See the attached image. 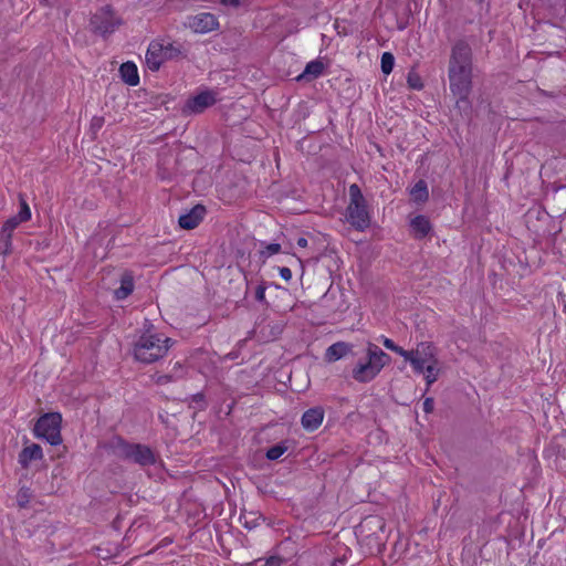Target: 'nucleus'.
I'll return each instance as SVG.
<instances>
[{
	"instance_id": "obj_1",
	"label": "nucleus",
	"mask_w": 566,
	"mask_h": 566,
	"mask_svg": "<svg viewBox=\"0 0 566 566\" xmlns=\"http://www.w3.org/2000/svg\"><path fill=\"white\" fill-rule=\"evenodd\" d=\"M448 77L450 91L457 97L455 107L468 115L471 112L473 54L464 40H458L451 48Z\"/></svg>"
},
{
	"instance_id": "obj_2",
	"label": "nucleus",
	"mask_w": 566,
	"mask_h": 566,
	"mask_svg": "<svg viewBox=\"0 0 566 566\" xmlns=\"http://www.w3.org/2000/svg\"><path fill=\"white\" fill-rule=\"evenodd\" d=\"M171 344L172 342L169 337L147 329L134 343V357L144 364L155 363L167 354Z\"/></svg>"
},
{
	"instance_id": "obj_3",
	"label": "nucleus",
	"mask_w": 566,
	"mask_h": 566,
	"mask_svg": "<svg viewBox=\"0 0 566 566\" xmlns=\"http://www.w3.org/2000/svg\"><path fill=\"white\" fill-rule=\"evenodd\" d=\"M390 357L375 344L368 343L365 361H360L353 369V378L358 382L373 380L389 363Z\"/></svg>"
},
{
	"instance_id": "obj_4",
	"label": "nucleus",
	"mask_w": 566,
	"mask_h": 566,
	"mask_svg": "<svg viewBox=\"0 0 566 566\" xmlns=\"http://www.w3.org/2000/svg\"><path fill=\"white\" fill-rule=\"evenodd\" d=\"M349 205L346 209V219L358 231H364L370 224V217L367 211L366 200L358 185L349 186Z\"/></svg>"
},
{
	"instance_id": "obj_5",
	"label": "nucleus",
	"mask_w": 566,
	"mask_h": 566,
	"mask_svg": "<svg viewBox=\"0 0 566 566\" xmlns=\"http://www.w3.org/2000/svg\"><path fill=\"white\" fill-rule=\"evenodd\" d=\"M180 55V48L174 43L165 40L153 41L147 49L145 61L149 70L158 71L165 61Z\"/></svg>"
},
{
	"instance_id": "obj_6",
	"label": "nucleus",
	"mask_w": 566,
	"mask_h": 566,
	"mask_svg": "<svg viewBox=\"0 0 566 566\" xmlns=\"http://www.w3.org/2000/svg\"><path fill=\"white\" fill-rule=\"evenodd\" d=\"M117 454L125 461L133 462L139 467H148L156 462L155 452L145 444L128 443L119 440L117 443Z\"/></svg>"
},
{
	"instance_id": "obj_7",
	"label": "nucleus",
	"mask_w": 566,
	"mask_h": 566,
	"mask_svg": "<svg viewBox=\"0 0 566 566\" xmlns=\"http://www.w3.org/2000/svg\"><path fill=\"white\" fill-rule=\"evenodd\" d=\"M61 421L62 417L57 412L43 415L34 426L35 437L45 439L52 446L60 444L62 442Z\"/></svg>"
},
{
	"instance_id": "obj_8",
	"label": "nucleus",
	"mask_w": 566,
	"mask_h": 566,
	"mask_svg": "<svg viewBox=\"0 0 566 566\" xmlns=\"http://www.w3.org/2000/svg\"><path fill=\"white\" fill-rule=\"evenodd\" d=\"M122 20L115 15L109 6L101 8L92 18V30L103 36L113 33L119 25Z\"/></svg>"
},
{
	"instance_id": "obj_9",
	"label": "nucleus",
	"mask_w": 566,
	"mask_h": 566,
	"mask_svg": "<svg viewBox=\"0 0 566 566\" xmlns=\"http://www.w3.org/2000/svg\"><path fill=\"white\" fill-rule=\"evenodd\" d=\"M415 360L417 363H413V371L416 374H423L426 366L439 361L438 348L431 342L418 343L415 348Z\"/></svg>"
},
{
	"instance_id": "obj_10",
	"label": "nucleus",
	"mask_w": 566,
	"mask_h": 566,
	"mask_svg": "<svg viewBox=\"0 0 566 566\" xmlns=\"http://www.w3.org/2000/svg\"><path fill=\"white\" fill-rule=\"evenodd\" d=\"M216 101V96L212 92H201L187 101L182 108V113L187 115L202 113L206 108L213 105Z\"/></svg>"
},
{
	"instance_id": "obj_11",
	"label": "nucleus",
	"mask_w": 566,
	"mask_h": 566,
	"mask_svg": "<svg viewBox=\"0 0 566 566\" xmlns=\"http://www.w3.org/2000/svg\"><path fill=\"white\" fill-rule=\"evenodd\" d=\"M188 25L196 33H208L219 28V21L214 14L201 12L189 18Z\"/></svg>"
},
{
	"instance_id": "obj_12",
	"label": "nucleus",
	"mask_w": 566,
	"mask_h": 566,
	"mask_svg": "<svg viewBox=\"0 0 566 566\" xmlns=\"http://www.w3.org/2000/svg\"><path fill=\"white\" fill-rule=\"evenodd\" d=\"M205 214L206 208L201 205H197L188 213L180 216L178 223L182 229L191 230L198 227Z\"/></svg>"
},
{
	"instance_id": "obj_13",
	"label": "nucleus",
	"mask_w": 566,
	"mask_h": 566,
	"mask_svg": "<svg viewBox=\"0 0 566 566\" xmlns=\"http://www.w3.org/2000/svg\"><path fill=\"white\" fill-rule=\"evenodd\" d=\"M324 415L325 412L322 407H314L306 410L301 419L303 428L307 431H315L322 424Z\"/></svg>"
},
{
	"instance_id": "obj_14",
	"label": "nucleus",
	"mask_w": 566,
	"mask_h": 566,
	"mask_svg": "<svg viewBox=\"0 0 566 566\" xmlns=\"http://www.w3.org/2000/svg\"><path fill=\"white\" fill-rule=\"evenodd\" d=\"M42 458V448L36 443H32L22 449V451L19 453L18 461L22 468L27 469L29 468L31 461L41 460Z\"/></svg>"
},
{
	"instance_id": "obj_15",
	"label": "nucleus",
	"mask_w": 566,
	"mask_h": 566,
	"mask_svg": "<svg viewBox=\"0 0 566 566\" xmlns=\"http://www.w3.org/2000/svg\"><path fill=\"white\" fill-rule=\"evenodd\" d=\"M353 346L345 342H337L327 347L325 352V360L334 363L352 352Z\"/></svg>"
},
{
	"instance_id": "obj_16",
	"label": "nucleus",
	"mask_w": 566,
	"mask_h": 566,
	"mask_svg": "<svg viewBox=\"0 0 566 566\" xmlns=\"http://www.w3.org/2000/svg\"><path fill=\"white\" fill-rule=\"evenodd\" d=\"M342 296L343 295L339 292L329 289L321 298V305L329 313H343L346 310L343 300H340V302L337 304L332 303V301L336 300L337 297L342 298Z\"/></svg>"
},
{
	"instance_id": "obj_17",
	"label": "nucleus",
	"mask_w": 566,
	"mask_h": 566,
	"mask_svg": "<svg viewBox=\"0 0 566 566\" xmlns=\"http://www.w3.org/2000/svg\"><path fill=\"white\" fill-rule=\"evenodd\" d=\"M122 80L130 85L136 86L139 83L137 66L133 62H125L119 67Z\"/></svg>"
},
{
	"instance_id": "obj_18",
	"label": "nucleus",
	"mask_w": 566,
	"mask_h": 566,
	"mask_svg": "<svg viewBox=\"0 0 566 566\" xmlns=\"http://www.w3.org/2000/svg\"><path fill=\"white\" fill-rule=\"evenodd\" d=\"M134 291V279L130 273H124L120 277V286L114 291L116 300H124Z\"/></svg>"
},
{
	"instance_id": "obj_19",
	"label": "nucleus",
	"mask_w": 566,
	"mask_h": 566,
	"mask_svg": "<svg viewBox=\"0 0 566 566\" xmlns=\"http://www.w3.org/2000/svg\"><path fill=\"white\" fill-rule=\"evenodd\" d=\"M324 71V64L323 62L318 61V60H314V61H311L310 63H307V65L305 66V70L303 71L302 74H300L297 76V81H302V80H313V78H316L318 77Z\"/></svg>"
},
{
	"instance_id": "obj_20",
	"label": "nucleus",
	"mask_w": 566,
	"mask_h": 566,
	"mask_svg": "<svg viewBox=\"0 0 566 566\" xmlns=\"http://www.w3.org/2000/svg\"><path fill=\"white\" fill-rule=\"evenodd\" d=\"M411 228L415 237L418 239L424 238L431 230L429 220L423 216H417L411 220Z\"/></svg>"
},
{
	"instance_id": "obj_21",
	"label": "nucleus",
	"mask_w": 566,
	"mask_h": 566,
	"mask_svg": "<svg viewBox=\"0 0 566 566\" xmlns=\"http://www.w3.org/2000/svg\"><path fill=\"white\" fill-rule=\"evenodd\" d=\"M410 196L416 202H424L428 200L429 193L424 180H419L410 190Z\"/></svg>"
},
{
	"instance_id": "obj_22",
	"label": "nucleus",
	"mask_w": 566,
	"mask_h": 566,
	"mask_svg": "<svg viewBox=\"0 0 566 566\" xmlns=\"http://www.w3.org/2000/svg\"><path fill=\"white\" fill-rule=\"evenodd\" d=\"M440 371V361L426 366L423 375L427 382V389L438 380Z\"/></svg>"
},
{
	"instance_id": "obj_23",
	"label": "nucleus",
	"mask_w": 566,
	"mask_h": 566,
	"mask_svg": "<svg viewBox=\"0 0 566 566\" xmlns=\"http://www.w3.org/2000/svg\"><path fill=\"white\" fill-rule=\"evenodd\" d=\"M22 221L18 220V218L14 216V217H11L10 219H8L4 224L2 226V229H1V233L2 234V238H11L12 237V232L14 231V229L21 223Z\"/></svg>"
},
{
	"instance_id": "obj_24",
	"label": "nucleus",
	"mask_w": 566,
	"mask_h": 566,
	"mask_svg": "<svg viewBox=\"0 0 566 566\" xmlns=\"http://www.w3.org/2000/svg\"><path fill=\"white\" fill-rule=\"evenodd\" d=\"M31 499L32 492L29 488L23 486L17 493V503L20 509L27 507Z\"/></svg>"
},
{
	"instance_id": "obj_25",
	"label": "nucleus",
	"mask_w": 566,
	"mask_h": 566,
	"mask_svg": "<svg viewBox=\"0 0 566 566\" xmlns=\"http://www.w3.org/2000/svg\"><path fill=\"white\" fill-rule=\"evenodd\" d=\"M395 65V57L390 52H385L381 55V71L384 74H390Z\"/></svg>"
},
{
	"instance_id": "obj_26",
	"label": "nucleus",
	"mask_w": 566,
	"mask_h": 566,
	"mask_svg": "<svg viewBox=\"0 0 566 566\" xmlns=\"http://www.w3.org/2000/svg\"><path fill=\"white\" fill-rule=\"evenodd\" d=\"M287 450V447L284 443H277L266 451V458L269 460H277L281 458Z\"/></svg>"
},
{
	"instance_id": "obj_27",
	"label": "nucleus",
	"mask_w": 566,
	"mask_h": 566,
	"mask_svg": "<svg viewBox=\"0 0 566 566\" xmlns=\"http://www.w3.org/2000/svg\"><path fill=\"white\" fill-rule=\"evenodd\" d=\"M15 217L18 218V220L22 222H25L31 218L30 208L27 201L22 198V196H20V211Z\"/></svg>"
},
{
	"instance_id": "obj_28",
	"label": "nucleus",
	"mask_w": 566,
	"mask_h": 566,
	"mask_svg": "<svg viewBox=\"0 0 566 566\" xmlns=\"http://www.w3.org/2000/svg\"><path fill=\"white\" fill-rule=\"evenodd\" d=\"M169 374L171 376H174V380L177 381V380L184 378V376L186 375V368L180 361H176L172 365Z\"/></svg>"
},
{
	"instance_id": "obj_29",
	"label": "nucleus",
	"mask_w": 566,
	"mask_h": 566,
	"mask_svg": "<svg viewBox=\"0 0 566 566\" xmlns=\"http://www.w3.org/2000/svg\"><path fill=\"white\" fill-rule=\"evenodd\" d=\"M407 82H408L409 86L415 90H421L423 86L420 76L415 72H410L408 74Z\"/></svg>"
},
{
	"instance_id": "obj_30",
	"label": "nucleus",
	"mask_w": 566,
	"mask_h": 566,
	"mask_svg": "<svg viewBox=\"0 0 566 566\" xmlns=\"http://www.w3.org/2000/svg\"><path fill=\"white\" fill-rule=\"evenodd\" d=\"M281 251V244L279 243H270L266 244L264 250L261 252L264 256H271L273 254H276Z\"/></svg>"
},
{
	"instance_id": "obj_31",
	"label": "nucleus",
	"mask_w": 566,
	"mask_h": 566,
	"mask_svg": "<svg viewBox=\"0 0 566 566\" xmlns=\"http://www.w3.org/2000/svg\"><path fill=\"white\" fill-rule=\"evenodd\" d=\"M175 381L174 376H171L169 373L165 375H156L155 376V382L157 385H166L168 382Z\"/></svg>"
},
{
	"instance_id": "obj_32",
	"label": "nucleus",
	"mask_w": 566,
	"mask_h": 566,
	"mask_svg": "<svg viewBox=\"0 0 566 566\" xmlns=\"http://www.w3.org/2000/svg\"><path fill=\"white\" fill-rule=\"evenodd\" d=\"M401 357H403V359H405L406 361H409V363H410V365H411V367L413 368V363H417V360H415V348H413V349H411V350H406V349H405V350L401 353Z\"/></svg>"
},
{
	"instance_id": "obj_33",
	"label": "nucleus",
	"mask_w": 566,
	"mask_h": 566,
	"mask_svg": "<svg viewBox=\"0 0 566 566\" xmlns=\"http://www.w3.org/2000/svg\"><path fill=\"white\" fill-rule=\"evenodd\" d=\"M433 408H434V400L433 398H426L424 401H423V411L426 413H431L433 411Z\"/></svg>"
},
{
	"instance_id": "obj_34",
	"label": "nucleus",
	"mask_w": 566,
	"mask_h": 566,
	"mask_svg": "<svg viewBox=\"0 0 566 566\" xmlns=\"http://www.w3.org/2000/svg\"><path fill=\"white\" fill-rule=\"evenodd\" d=\"M279 272L284 281L289 282L292 279V271L286 266L279 268Z\"/></svg>"
},
{
	"instance_id": "obj_35",
	"label": "nucleus",
	"mask_w": 566,
	"mask_h": 566,
	"mask_svg": "<svg viewBox=\"0 0 566 566\" xmlns=\"http://www.w3.org/2000/svg\"><path fill=\"white\" fill-rule=\"evenodd\" d=\"M0 242L3 245L2 253L7 254L11 250V238H2V234H0Z\"/></svg>"
},
{
	"instance_id": "obj_36",
	"label": "nucleus",
	"mask_w": 566,
	"mask_h": 566,
	"mask_svg": "<svg viewBox=\"0 0 566 566\" xmlns=\"http://www.w3.org/2000/svg\"><path fill=\"white\" fill-rule=\"evenodd\" d=\"M255 298L260 302L265 298V287L263 285H258L255 289Z\"/></svg>"
},
{
	"instance_id": "obj_37",
	"label": "nucleus",
	"mask_w": 566,
	"mask_h": 566,
	"mask_svg": "<svg viewBox=\"0 0 566 566\" xmlns=\"http://www.w3.org/2000/svg\"><path fill=\"white\" fill-rule=\"evenodd\" d=\"M282 563V559L280 557H276V556H272L270 557L268 560H266V565L268 566H280Z\"/></svg>"
},
{
	"instance_id": "obj_38",
	"label": "nucleus",
	"mask_w": 566,
	"mask_h": 566,
	"mask_svg": "<svg viewBox=\"0 0 566 566\" xmlns=\"http://www.w3.org/2000/svg\"><path fill=\"white\" fill-rule=\"evenodd\" d=\"M382 344L389 350H392L395 348V345H396L391 339H389L387 337H382Z\"/></svg>"
},
{
	"instance_id": "obj_39",
	"label": "nucleus",
	"mask_w": 566,
	"mask_h": 566,
	"mask_svg": "<svg viewBox=\"0 0 566 566\" xmlns=\"http://www.w3.org/2000/svg\"><path fill=\"white\" fill-rule=\"evenodd\" d=\"M221 3L224 6L238 7L240 1L239 0H221Z\"/></svg>"
},
{
	"instance_id": "obj_40",
	"label": "nucleus",
	"mask_w": 566,
	"mask_h": 566,
	"mask_svg": "<svg viewBox=\"0 0 566 566\" xmlns=\"http://www.w3.org/2000/svg\"><path fill=\"white\" fill-rule=\"evenodd\" d=\"M297 245L301 247V248H306L307 247V240L305 238H298L297 239Z\"/></svg>"
},
{
	"instance_id": "obj_41",
	"label": "nucleus",
	"mask_w": 566,
	"mask_h": 566,
	"mask_svg": "<svg viewBox=\"0 0 566 566\" xmlns=\"http://www.w3.org/2000/svg\"><path fill=\"white\" fill-rule=\"evenodd\" d=\"M192 400L196 401V402H199V401H202L203 400V395L202 394H197L192 397Z\"/></svg>"
},
{
	"instance_id": "obj_42",
	"label": "nucleus",
	"mask_w": 566,
	"mask_h": 566,
	"mask_svg": "<svg viewBox=\"0 0 566 566\" xmlns=\"http://www.w3.org/2000/svg\"><path fill=\"white\" fill-rule=\"evenodd\" d=\"M405 349L398 345H395V348L392 349V352L397 353L398 355L401 356V353L403 352Z\"/></svg>"
},
{
	"instance_id": "obj_43",
	"label": "nucleus",
	"mask_w": 566,
	"mask_h": 566,
	"mask_svg": "<svg viewBox=\"0 0 566 566\" xmlns=\"http://www.w3.org/2000/svg\"><path fill=\"white\" fill-rule=\"evenodd\" d=\"M374 520H370L369 522H373ZM377 523L380 524V520H375Z\"/></svg>"
}]
</instances>
